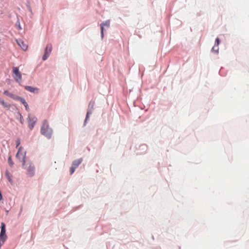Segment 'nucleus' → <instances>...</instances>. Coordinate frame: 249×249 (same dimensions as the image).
<instances>
[{
	"label": "nucleus",
	"instance_id": "5701e85b",
	"mask_svg": "<svg viewBox=\"0 0 249 249\" xmlns=\"http://www.w3.org/2000/svg\"><path fill=\"white\" fill-rule=\"evenodd\" d=\"M75 169L76 168L74 167L72 165L71 166L70 169V172L71 175H72L74 172Z\"/></svg>",
	"mask_w": 249,
	"mask_h": 249
},
{
	"label": "nucleus",
	"instance_id": "9d476101",
	"mask_svg": "<svg viewBox=\"0 0 249 249\" xmlns=\"http://www.w3.org/2000/svg\"><path fill=\"white\" fill-rule=\"evenodd\" d=\"M15 101H20L25 107V109L27 111L29 110V108L28 104L23 97L18 96Z\"/></svg>",
	"mask_w": 249,
	"mask_h": 249
},
{
	"label": "nucleus",
	"instance_id": "4468645a",
	"mask_svg": "<svg viewBox=\"0 0 249 249\" xmlns=\"http://www.w3.org/2000/svg\"><path fill=\"white\" fill-rule=\"evenodd\" d=\"M83 159L82 158L75 160L72 161L71 165L76 168L81 163Z\"/></svg>",
	"mask_w": 249,
	"mask_h": 249
},
{
	"label": "nucleus",
	"instance_id": "2eb2a0df",
	"mask_svg": "<svg viewBox=\"0 0 249 249\" xmlns=\"http://www.w3.org/2000/svg\"><path fill=\"white\" fill-rule=\"evenodd\" d=\"M0 104H1L4 108H9L11 105L7 102H5L3 100L0 98Z\"/></svg>",
	"mask_w": 249,
	"mask_h": 249
},
{
	"label": "nucleus",
	"instance_id": "412c9836",
	"mask_svg": "<svg viewBox=\"0 0 249 249\" xmlns=\"http://www.w3.org/2000/svg\"><path fill=\"white\" fill-rule=\"evenodd\" d=\"M218 49H219L218 47H216V46H214L212 48L211 51L214 52L215 53H218Z\"/></svg>",
	"mask_w": 249,
	"mask_h": 249
},
{
	"label": "nucleus",
	"instance_id": "b1692460",
	"mask_svg": "<svg viewBox=\"0 0 249 249\" xmlns=\"http://www.w3.org/2000/svg\"><path fill=\"white\" fill-rule=\"evenodd\" d=\"M16 25L18 26V29L21 30L22 29V28L20 26V22L18 20L17 22H16Z\"/></svg>",
	"mask_w": 249,
	"mask_h": 249
},
{
	"label": "nucleus",
	"instance_id": "9b49d317",
	"mask_svg": "<svg viewBox=\"0 0 249 249\" xmlns=\"http://www.w3.org/2000/svg\"><path fill=\"white\" fill-rule=\"evenodd\" d=\"M18 45L22 48V50L26 51L28 48V46L24 43L22 39H18L17 40Z\"/></svg>",
	"mask_w": 249,
	"mask_h": 249
},
{
	"label": "nucleus",
	"instance_id": "0eeeda50",
	"mask_svg": "<svg viewBox=\"0 0 249 249\" xmlns=\"http://www.w3.org/2000/svg\"><path fill=\"white\" fill-rule=\"evenodd\" d=\"M37 119L35 116H31L29 115L27 118V121L28 123V127L30 130H32L34 127L35 124L37 122Z\"/></svg>",
	"mask_w": 249,
	"mask_h": 249
},
{
	"label": "nucleus",
	"instance_id": "dca6fc26",
	"mask_svg": "<svg viewBox=\"0 0 249 249\" xmlns=\"http://www.w3.org/2000/svg\"><path fill=\"white\" fill-rule=\"evenodd\" d=\"M26 6L28 11L31 13V14L32 15L33 14V13L30 5V2L29 0H27L26 3Z\"/></svg>",
	"mask_w": 249,
	"mask_h": 249
},
{
	"label": "nucleus",
	"instance_id": "7ed1b4c3",
	"mask_svg": "<svg viewBox=\"0 0 249 249\" xmlns=\"http://www.w3.org/2000/svg\"><path fill=\"white\" fill-rule=\"evenodd\" d=\"M1 231L0 232V241L4 243L7 238L6 234V225L4 222L1 223Z\"/></svg>",
	"mask_w": 249,
	"mask_h": 249
},
{
	"label": "nucleus",
	"instance_id": "aec40b11",
	"mask_svg": "<svg viewBox=\"0 0 249 249\" xmlns=\"http://www.w3.org/2000/svg\"><path fill=\"white\" fill-rule=\"evenodd\" d=\"M8 162L9 165L11 167H12L14 165V162L12 160L11 156H9L8 159Z\"/></svg>",
	"mask_w": 249,
	"mask_h": 249
},
{
	"label": "nucleus",
	"instance_id": "1a4fd4ad",
	"mask_svg": "<svg viewBox=\"0 0 249 249\" xmlns=\"http://www.w3.org/2000/svg\"><path fill=\"white\" fill-rule=\"evenodd\" d=\"M24 89L31 92L34 93H38L39 91V89L37 88H34L30 86H25Z\"/></svg>",
	"mask_w": 249,
	"mask_h": 249
},
{
	"label": "nucleus",
	"instance_id": "a211bd4d",
	"mask_svg": "<svg viewBox=\"0 0 249 249\" xmlns=\"http://www.w3.org/2000/svg\"><path fill=\"white\" fill-rule=\"evenodd\" d=\"M5 176H6L8 180L10 182H12V178H11V176L10 175V173L9 172V171L7 170L5 172Z\"/></svg>",
	"mask_w": 249,
	"mask_h": 249
},
{
	"label": "nucleus",
	"instance_id": "f8f14e48",
	"mask_svg": "<svg viewBox=\"0 0 249 249\" xmlns=\"http://www.w3.org/2000/svg\"><path fill=\"white\" fill-rule=\"evenodd\" d=\"M147 146L145 144H142L139 145V147L137 148L138 150H140L141 152V154L145 153L147 150Z\"/></svg>",
	"mask_w": 249,
	"mask_h": 249
},
{
	"label": "nucleus",
	"instance_id": "ddd939ff",
	"mask_svg": "<svg viewBox=\"0 0 249 249\" xmlns=\"http://www.w3.org/2000/svg\"><path fill=\"white\" fill-rule=\"evenodd\" d=\"M3 94L11 98L14 99V100H16L17 98L18 97V95H15L13 93L9 92L7 90H5L3 92Z\"/></svg>",
	"mask_w": 249,
	"mask_h": 249
},
{
	"label": "nucleus",
	"instance_id": "4be33fe9",
	"mask_svg": "<svg viewBox=\"0 0 249 249\" xmlns=\"http://www.w3.org/2000/svg\"><path fill=\"white\" fill-rule=\"evenodd\" d=\"M220 40L219 38L218 37H217L215 40V46H216V47H218V46L219 44H220Z\"/></svg>",
	"mask_w": 249,
	"mask_h": 249
},
{
	"label": "nucleus",
	"instance_id": "423d86ee",
	"mask_svg": "<svg viewBox=\"0 0 249 249\" xmlns=\"http://www.w3.org/2000/svg\"><path fill=\"white\" fill-rule=\"evenodd\" d=\"M94 103L92 101H90L89 103L88 108L87 110L86 118L84 123V126L86 125L87 121L88 120L89 115H91L92 113V111L93 109Z\"/></svg>",
	"mask_w": 249,
	"mask_h": 249
},
{
	"label": "nucleus",
	"instance_id": "393cba45",
	"mask_svg": "<svg viewBox=\"0 0 249 249\" xmlns=\"http://www.w3.org/2000/svg\"><path fill=\"white\" fill-rule=\"evenodd\" d=\"M19 115H20V122L21 124H23V122H24L23 117L21 114H19Z\"/></svg>",
	"mask_w": 249,
	"mask_h": 249
},
{
	"label": "nucleus",
	"instance_id": "a878e982",
	"mask_svg": "<svg viewBox=\"0 0 249 249\" xmlns=\"http://www.w3.org/2000/svg\"><path fill=\"white\" fill-rule=\"evenodd\" d=\"M16 146L17 147L20 144V140L19 139H18L17 140H16Z\"/></svg>",
	"mask_w": 249,
	"mask_h": 249
},
{
	"label": "nucleus",
	"instance_id": "f3484780",
	"mask_svg": "<svg viewBox=\"0 0 249 249\" xmlns=\"http://www.w3.org/2000/svg\"><path fill=\"white\" fill-rule=\"evenodd\" d=\"M101 24L104 26V27L105 26L106 27V29H108L110 26V20H107L105 21H103L101 23Z\"/></svg>",
	"mask_w": 249,
	"mask_h": 249
},
{
	"label": "nucleus",
	"instance_id": "f03ea898",
	"mask_svg": "<svg viewBox=\"0 0 249 249\" xmlns=\"http://www.w3.org/2000/svg\"><path fill=\"white\" fill-rule=\"evenodd\" d=\"M23 168L26 169L29 177H32L34 176L35 173V167L32 162H28L26 164L25 163V165Z\"/></svg>",
	"mask_w": 249,
	"mask_h": 249
},
{
	"label": "nucleus",
	"instance_id": "39448f33",
	"mask_svg": "<svg viewBox=\"0 0 249 249\" xmlns=\"http://www.w3.org/2000/svg\"><path fill=\"white\" fill-rule=\"evenodd\" d=\"M52 51V46L51 44H48L44 50V53L42 56V60L45 61L49 57Z\"/></svg>",
	"mask_w": 249,
	"mask_h": 249
},
{
	"label": "nucleus",
	"instance_id": "6e6552de",
	"mask_svg": "<svg viewBox=\"0 0 249 249\" xmlns=\"http://www.w3.org/2000/svg\"><path fill=\"white\" fill-rule=\"evenodd\" d=\"M13 72L15 74V80L16 82L19 83L21 80L22 75L19 71V69L17 67H14L13 68Z\"/></svg>",
	"mask_w": 249,
	"mask_h": 249
},
{
	"label": "nucleus",
	"instance_id": "f257e3e1",
	"mask_svg": "<svg viewBox=\"0 0 249 249\" xmlns=\"http://www.w3.org/2000/svg\"><path fill=\"white\" fill-rule=\"evenodd\" d=\"M40 132L42 135L50 139L52 137L53 130L50 127L49 124L46 120L43 121L42 125L41 127Z\"/></svg>",
	"mask_w": 249,
	"mask_h": 249
},
{
	"label": "nucleus",
	"instance_id": "6ab92c4d",
	"mask_svg": "<svg viewBox=\"0 0 249 249\" xmlns=\"http://www.w3.org/2000/svg\"><path fill=\"white\" fill-rule=\"evenodd\" d=\"M100 29H101V38L103 39L104 37V31L106 30V29H105L104 28V26H103L102 25H101V24H100Z\"/></svg>",
	"mask_w": 249,
	"mask_h": 249
},
{
	"label": "nucleus",
	"instance_id": "20e7f679",
	"mask_svg": "<svg viewBox=\"0 0 249 249\" xmlns=\"http://www.w3.org/2000/svg\"><path fill=\"white\" fill-rule=\"evenodd\" d=\"M21 149V147L20 146L16 154V158L18 160H21V161L22 162V166L24 167L25 163V157H26V151H24L23 152H20Z\"/></svg>",
	"mask_w": 249,
	"mask_h": 249
}]
</instances>
